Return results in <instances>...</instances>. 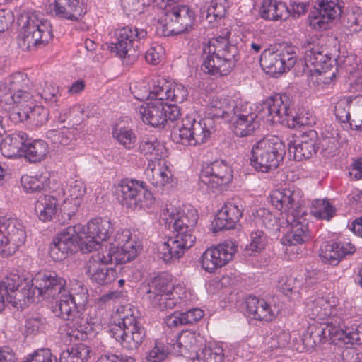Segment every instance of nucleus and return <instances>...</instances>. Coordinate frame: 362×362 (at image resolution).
I'll list each match as a JSON object with an SVG mask.
<instances>
[{
	"label": "nucleus",
	"mask_w": 362,
	"mask_h": 362,
	"mask_svg": "<svg viewBox=\"0 0 362 362\" xmlns=\"http://www.w3.org/2000/svg\"><path fill=\"white\" fill-rule=\"evenodd\" d=\"M273 77L289 71L296 62L294 48L285 42L273 45Z\"/></svg>",
	"instance_id": "nucleus-27"
},
{
	"label": "nucleus",
	"mask_w": 362,
	"mask_h": 362,
	"mask_svg": "<svg viewBox=\"0 0 362 362\" xmlns=\"http://www.w3.org/2000/svg\"><path fill=\"white\" fill-rule=\"evenodd\" d=\"M16 278L14 282H12L11 286H3L6 291H1L2 297L4 303L6 299L7 302L12 304L13 307L22 306L29 302L30 299L35 294L34 286L32 285V281H27L25 279H22L18 274L11 273L1 281H6L11 279Z\"/></svg>",
	"instance_id": "nucleus-14"
},
{
	"label": "nucleus",
	"mask_w": 362,
	"mask_h": 362,
	"mask_svg": "<svg viewBox=\"0 0 362 362\" xmlns=\"http://www.w3.org/2000/svg\"><path fill=\"white\" fill-rule=\"evenodd\" d=\"M5 81L14 93L16 103L21 102V99H23L25 102H29L32 95L28 92L29 79L27 75L21 72H17Z\"/></svg>",
	"instance_id": "nucleus-34"
},
{
	"label": "nucleus",
	"mask_w": 362,
	"mask_h": 362,
	"mask_svg": "<svg viewBox=\"0 0 362 362\" xmlns=\"http://www.w3.org/2000/svg\"><path fill=\"white\" fill-rule=\"evenodd\" d=\"M197 362H223V357L221 353L214 352L211 349L204 346L196 355Z\"/></svg>",
	"instance_id": "nucleus-64"
},
{
	"label": "nucleus",
	"mask_w": 362,
	"mask_h": 362,
	"mask_svg": "<svg viewBox=\"0 0 362 362\" xmlns=\"http://www.w3.org/2000/svg\"><path fill=\"white\" fill-rule=\"evenodd\" d=\"M115 36L116 41L112 43L111 51L115 52L127 64H132L139 56V40L147 36V31L126 26L116 30Z\"/></svg>",
	"instance_id": "nucleus-8"
},
{
	"label": "nucleus",
	"mask_w": 362,
	"mask_h": 362,
	"mask_svg": "<svg viewBox=\"0 0 362 362\" xmlns=\"http://www.w3.org/2000/svg\"><path fill=\"white\" fill-rule=\"evenodd\" d=\"M57 199L51 195L40 196L35 204V211L43 222L51 221L57 211Z\"/></svg>",
	"instance_id": "nucleus-35"
},
{
	"label": "nucleus",
	"mask_w": 362,
	"mask_h": 362,
	"mask_svg": "<svg viewBox=\"0 0 362 362\" xmlns=\"http://www.w3.org/2000/svg\"><path fill=\"white\" fill-rule=\"evenodd\" d=\"M148 300L154 308L160 310L172 309L176 305L172 291L153 296V297H150Z\"/></svg>",
	"instance_id": "nucleus-52"
},
{
	"label": "nucleus",
	"mask_w": 362,
	"mask_h": 362,
	"mask_svg": "<svg viewBox=\"0 0 362 362\" xmlns=\"http://www.w3.org/2000/svg\"><path fill=\"white\" fill-rule=\"evenodd\" d=\"M139 113L144 122L153 127L168 125L173 129L180 119L181 112L175 104H168L160 100H153L141 106Z\"/></svg>",
	"instance_id": "nucleus-9"
},
{
	"label": "nucleus",
	"mask_w": 362,
	"mask_h": 362,
	"mask_svg": "<svg viewBox=\"0 0 362 362\" xmlns=\"http://www.w3.org/2000/svg\"><path fill=\"white\" fill-rule=\"evenodd\" d=\"M351 96H344L340 98L336 103L334 113L336 118L342 123L350 120L349 107L352 103Z\"/></svg>",
	"instance_id": "nucleus-51"
},
{
	"label": "nucleus",
	"mask_w": 362,
	"mask_h": 362,
	"mask_svg": "<svg viewBox=\"0 0 362 362\" xmlns=\"http://www.w3.org/2000/svg\"><path fill=\"white\" fill-rule=\"evenodd\" d=\"M231 103L232 100L229 99L211 101L208 109L209 116L213 119L222 118L229 122L233 111Z\"/></svg>",
	"instance_id": "nucleus-39"
},
{
	"label": "nucleus",
	"mask_w": 362,
	"mask_h": 362,
	"mask_svg": "<svg viewBox=\"0 0 362 362\" xmlns=\"http://www.w3.org/2000/svg\"><path fill=\"white\" fill-rule=\"evenodd\" d=\"M46 137L54 144L66 146L71 144L74 138V132L63 127L59 129H49L46 132Z\"/></svg>",
	"instance_id": "nucleus-46"
},
{
	"label": "nucleus",
	"mask_w": 362,
	"mask_h": 362,
	"mask_svg": "<svg viewBox=\"0 0 362 362\" xmlns=\"http://www.w3.org/2000/svg\"><path fill=\"white\" fill-rule=\"evenodd\" d=\"M206 12V20L209 23H212L225 16L226 8L221 3L217 1H211Z\"/></svg>",
	"instance_id": "nucleus-60"
},
{
	"label": "nucleus",
	"mask_w": 362,
	"mask_h": 362,
	"mask_svg": "<svg viewBox=\"0 0 362 362\" xmlns=\"http://www.w3.org/2000/svg\"><path fill=\"white\" fill-rule=\"evenodd\" d=\"M82 226L81 225L70 226L53 238L49 250L51 257L55 261L65 259L69 254L78 250L82 251Z\"/></svg>",
	"instance_id": "nucleus-11"
},
{
	"label": "nucleus",
	"mask_w": 362,
	"mask_h": 362,
	"mask_svg": "<svg viewBox=\"0 0 362 362\" xmlns=\"http://www.w3.org/2000/svg\"><path fill=\"white\" fill-rule=\"evenodd\" d=\"M110 333L123 348L136 350L146 338V330L140 318L133 313L124 315L112 325Z\"/></svg>",
	"instance_id": "nucleus-6"
},
{
	"label": "nucleus",
	"mask_w": 362,
	"mask_h": 362,
	"mask_svg": "<svg viewBox=\"0 0 362 362\" xmlns=\"http://www.w3.org/2000/svg\"><path fill=\"white\" fill-rule=\"evenodd\" d=\"M21 99V102L13 104V107L8 112L11 120L21 122L30 119V105Z\"/></svg>",
	"instance_id": "nucleus-49"
},
{
	"label": "nucleus",
	"mask_w": 362,
	"mask_h": 362,
	"mask_svg": "<svg viewBox=\"0 0 362 362\" xmlns=\"http://www.w3.org/2000/svg\"><path fill=\"white\" fill-rule=\"evenodd\" d=\"M319 281L318 272L315 270H301L296 276V284L300 289H308Z\"/></svg>",
	"instance_id": "nucleus-50"
},
{
	"label": "nucleus",
	"mask_w": 362,
	"mask_h": 362,
	"mask_svg": "<svg viewBox=\"0 0 362 362\" xmlns=\"http://www.w3.org/2000/svg\"><path fill=\"white\" fill-rule=\"evenodd\" d=\"M48 153V146L42 140H35L33 142L26 141L23 155L30 162H38L42 160Z\"/></svg>",
	"instance_id": "nucleus-37"
},
{
	"label": "nucleus",
	"mask_w": 362,
	"mask_h": 362,
	"mask_svg": "<svg viewBox=\"0 0 362 362\" xmlns=\"http://www.w3.org/2000/svg\"><path fill=\"white\" fill-rule=\"evenodd\" d=\"M83 298L77 294L76 296L66 290L58 296L55 305L52 307L53 312L57 316L66 321H71L74 318L81 317L78 310L79 305H83L86 300V293H83Z\"/></svg>",
	"instance_id": "nucleus-22"
},
{
	"label": "nucleus",
	"mask_w": 362,
	"mask_h": 362,
	"mask_svg": "<svg viewBox=\"0 0 362 362\" xmlns=\"http://www.w3.org/2000/svg\"><path fill=\"white\" fill-rule=\"evenodd\" d=\"M32 285L38 295L44 298L55 299L68 290L66 280L52 271L37 273L32 279Z\"/></svg>",
	"instance_id": "nucleus-17"
},
{
	"label": "nucleus",
	"mask_w": 362,
	"mask_h": 362,
	"mask_svg": "<svg viewBox=\"0 0 362 362\" xmlns=\"http://www.w3.org/2000/svg\"><path fill=\"white\" fill-rule=\"evenodd\" d=\"M341 318H334V321L315 322L308 325L304 334V342L315 346L326 342L327 337H337L341 332Z\"/></svg>",
	"instance_id": "nucleus-19"
},
{
	"label": "nucleus",
	"mask_w": 362,
	"mask_h": 362,
	"mask_svg": "<svg viewBox=\"0 0 362 362\" xmlns=\"http://www.w3.org/2000/svg\"><path fill=\"white\" fill-rule=\"evenodd\" d=\"M251 242L245 246V255L252 256L255 252H260L265 246L266 238L262 231L251 233Z\"/></svg>",
	"instance_id": "nucleus-57"
},
{
	"label": "nucleus",
	"mask_w": 362,
	"mask_h": 362,
	"mask_svg": "<svg viewBox=\"0 0 362 362\" xmlns=\"http://www.w3.org/2000/svg\"><path fill=\"white\" fill-rule=\"evenodd\" d=\"M115 193L120 204L130 209H149L155 202L145 182L136 180H122Z\"/></svg>",
	"instance_id": "nucleus-7"
},
{
	"label": "nucleus",
	"mask_w": 362,
	"mask_h": 362,
	"mask_svg": "<svg viewBox=\"0 0 362 362\" xmlns=\"http://www.w3.org/2000/svg\"><path fill=\"white\" fill-rule=\"evenodd\" d=\"M286 155V145L277 136H273V168H277L283 162Z\"/></svg>",
	"instance_id": "nucleus-62"
},
{
	"label": "nucleus",
	"mask_w": 362,
	"mask_h": 362,
	"mask_svg": "<svg viewBox=\"0 0 362 362\" xmlns=\"http://www.w3.org/2000/svg\"><path fill=\"white\" fill-rule=\"evenodd\" d=\"M337 303L333 296L316 294L306 300L305 313L314 320L334 322V318H341L337 315Z\"/></svg>",
	"instance_id": "nucleus-13"
},
{
	"label": "nucleus",
	"mask_w": 362,
	"mask_h": 362,
	"mask_svg": "<svg viewBox=\"0 0 362 362\" xmlns=\"http://www.w3.org/2000/svg\"><path fill=\"white\" fill-rule=\"evenodd\" d=\"M15 103L16 99L14 93L6 81H0V106L6 112H9Z\"/></svg>",
	"instance_id": "nucleus-54"
},
{
	"label": "nucleus",
	"mask_w": 362,
	"mask_h": 362,
	"mask_svg": "<svg viewBox=\"0 0 362 362\" xmlns=\"http://www.w3.org/2000/svg\"><path fill=\"white\" fill-rule=\"evenodd\" d=\"M168 17L170 21L163 25V35H172L188 31L194 21V12L187 6L178 5L171 8Z\"/></svg>",
	"instance_id": "nucleus-21"
},
{
	"label": "nucleus",
	"mask_w": 362,
	"mask_h": 362,
	"mask_svg": "<svg viewBox=\"0 0 362 362\" xmlns=\"http://www.w3.org/2000/svg\"><path fill=\"white\" fill-rule=\"evenodd\" d=\"M117 244L112 243L110 247L98 252L95 261L104 264L115 262L124 264L133 260L141 250V243L130 236L129 230H123L115 238Z\"/></svg>",
	"instance_id": "nucleus-5"
},
{
	"label": "nucleus",
	"mask_w": 362,
	"mask_h": 362,
	"mask_svg": "<svg viewBox=\"0 0 362 362\" xmlns=\"http://www.w3.org/2000/svg\"><path fill=\"white\" fill-rule=\"evenodd\" d=\"M88 329L87 320L83 317L74 318L61 327V339L66 345L83 341L87 337Z\"/></svg>",
	"instance_id": "nucleus-29"
},
{
	"label": "nucleus",
	"mask_w": 362,
	"mask_h": 362,
	"mask_svg": "<svg viewBox=\"0 0 362 362\" xmlns=\"http://www.w3.org/2000/svg\"><path fill=\"white\" fill-rule=\"evenodd\" d=\"M218 36L211 39L207 47L204 48L206 57L201 66V70L206 74L215 77L228 75L233 69L238 59V48L230 43L228 35Z\"/></svg>",
	"instance_id": "nucleus-2"
},
{
	"label": "nucleus",
	"mask_w": 362,
	"mask_h": 362,
	"mask_svg": "<svg viewBox=\"0 0 362 362\" xmlns=\"http://www.w3.org/2000/svg\"><path fill=\"white\" fill-rule=\"evenodd\" d=\"M335 208L327 200L315 199L310 207V214L318 219L329 221L335 214Z\"/></svg>",
	"instance_id": "nucleus-42"
},
{
	"label": "nucleus",
	"mask_w": 362,
	"mask_h": 362,
	"mask_svg": "<svg viewBox=\"0 0 362 362\" xmlns=\"http://www.w3.org/2000/svg\"><path fill=\"white\" fill-rule=\"evenodd\" d=\"M112 135L127 149H131L134 147L136 142V136L130 129L117 124L113 128Z\"/></svg>",
	"instance_id": "nucleus-48"
},
{
	"label": "nucleus",
	"mask_w": 362,
	"mask_h": 362,
	"mask_svg": "<svg viewBox=\"0 0 362 362\" xmlns=\"http://www.w3.org/2000/svg\"><path fill=\"white\" fill-rule=\"evenodd\" d=\"M272 145L269 139L264 138L259 141L252 148L250 158L251 165L263 173L268 172L271 164Z\"/></svg>",
	"instance_id": "nucleus-30"
},
{
	"label": "nucleus",
	"mask_w": 362,
	"mask_h": 362,
	"mask_svg": "<svg viewBox=\"0 0 362 362\" xmlns=\"http://www.w3.org/2000/svg\"><path fill=\"white\" fill-rule=\"evenodd\" d=\"M148 290L146 292L147 298L160 295L163 293L173 291V284L165 275L155 276L148 283Z\"/></svg>",
	"instance_id": "nucleus-41"
},
{
	"label": "nucleus",
	"mask_w": 362,
	"mask_h": 362,
	"mask_svg": "<svg viewBox=\"0 0 362 362\" xmlns=\"http://www.w3.org/2000/svg\"><path fill=\"white\" fill-rule=\"evenodd\" d=\"M25 238V227L20 221L0 216V256L13 255Z\"/></svg>",
	"instance_id": "nucleus-10"
},
{
	"label": "nucleus",
	"mask_w": 362,
	"mask_h": 362,
	"mask_svg": "<svg viewBox=\"0 0 362 362\" xmlns=\"http://www.w3.org/2000/svg\"><path fill=\"white\" fill-rule=\"evenodd\" d=\"M139 149L141 153L151 156V159H160L159 144L155 136L144 139L139 144Z\"/></svg>",
	"instance_id": "nucleus-53"
},
{
	"label": "nucleus",
	"mask_w": 362,
	"mask_h": 362,
	"mask_svg": "<svg viewBox=\"0 0 362 362\" xmlns=\"http://www.w3.org/2000/svg\"><path fill=\"white\" fill-rule=\"evenodd\" d=\"M291 103L290 98L286 94L273 95V113L278 117V122L283 124L286 121L291 128L311 126L315 123V118L313 114L305 110L299 111L296 116L289 119Z\"/></svg>",
	"instance_id": "nucleus-12"
},
{
	"label": "nucleus",
	"mask_w": 362,
	"mask_h": 362,
	"mask_svg": "<svg viewBox=\"0 0 362 362\" xmlns=\"http://www.w3.org/2000/svg\"><path fill=\"white\" fill-rule=\"evenodd\" d=\"M355 251V245L349 239L341 237L325 243L322 246L320 256L323 262L335 266L346 256L354 254Z\"/></svg>",
	"instance_id": "nucleus-23"
},
{
	"label": "nucleus",
	"mask_w": 362,
	"mask_h": 362,
	"mask_svg": "<svg viewBox=\"0 0 362 362\" xmlns=\"http://www.w3.org/2000/svg\"><path fill=\"white\" fill-rule=\"evenodd\" d=\"M195 240L194 234L177 233L175 237L169 238L168 241L160 245L158 247L159 257L165 262L178 259L187 250L194 245Z\"/></svg>",
	"instance_id": "nucleus-20"
},
{
	"label": "nucleus",
	"mask_w": 362,
	"mask_h": 362,
	"mask_svg": "<svg viewBox=\"0 0 362 362\" xmlns=\"http://www.w3.org/2000/svg\"><path fill=\"white\" fill-rule=\"evenodd\" d=\"M320 13L332 21L342 13V6L339 0H316Z\"/></svg>",
	"instance_id": "nucleus-45"
},
{
	"label": "nucleus",
	"mask_w": 362,
	"mask_h": 362,
	"mask_svg": "<svg viewBox=\"0 0 362 362\" xmlns=\"http://www.w3.org/2000/svg\"><path fill=\"white\" fill-rule=\"evenodd\" d=\"M180 349L182 355L187 354V351L196 353L206 346L205 340L200 333L192 330L183 331L177 337L174 346ZM175 347H174L175 349Z\"/></svg>",
	"instance_id": "nucleus-33"
},
{
	"label": "nucleus",
	"mask_w": 362,
	"mask_h": 362,
	"mask_svg": "<svg viewBox=\"0 0 362 362\" xmlns=\"http://www.w3.org/2000/svg\"><path fill=\"white\" fill-rule=\"evenodd\" d=\"M319 144L317 132L309 129L303 132L299 139L294 141L293 146L289 147V152L293 153L294 158L298 161L308 159L317 153Z\"/></svg>",
	"instance_id": "nucleus-25"
},
{
	"label": "nucleus",
	"mask_w": 362,
	"mask_h": 362,
	"mask_svg": "<svg viewBox=\"0 0 362 362\" xmlns=\"http://www.w3.org/2000/svg\"><path fill=\"white\" fill-rule=\"evenodd\" d=\"M81 204V203L70 200L69 198L66 197L61 205L60 211L57 216V221L62 225L69 223V221L78 211Z\"/></svg>",
	"instance_id": "nucleus-47"
},
{
	"label": "nucleus",
	"mask_w": 362,
	"mask_h": 362,
	"mask_svg": "<svg viewBox=\"0 0 362 362\" xmlns=\"http://www.w3.org/2000/svg\"><path fill=\"white\" fill-rule=\"evenodd\" d=\"M49 117V111L43 106H30V120L35 126H42L45 124Z\"/></svg>",
	"instance_id": "nucleus-63"
},
{
	"label": "nucleus",
	"mask_w": 362,
	"mask_h": 362,
	"mask_svg": "<svg viewBox=\"0 0 362 362\" xmlns=\"http://www.w3.org/2000/svg\"><path fill=\"white\" fill-rule=\"evenodd\" d=\"M342 23L350 33L362 30V8H351L346 11L342 19Z\"/></svg>",
	"instance_id": "nucleus-40"
},
{
	"label": "nucleus",
	"mask_w": 362,
	"mask_h": 362,
	"mask_svg": "<svg viewBox=\"0 0 362 362\" xmlns=\"http://www.w3.org/2000/svg\"><path fill=\"white\" fill-rule=\"evenodd\" d=\"M21 183L23 188L27 192H37L45 188L44 181L36 177L24 175L21 179Z\"/></svg>",
	"instance_id": "nucleus-61"
},
{
	"label": "nucleus",
	"mask_w": 362,
	"mask_h": 362,
	"mask_svg": "<svg viewBox=\"0 0 362 362\" xmlns=\"http://www.w3.org/2000/svg\"><path fill=\"white\" fill-rule=\"evenodd\" d=\"M169 227L171 226L176 233L182 232L185 234H194V228L197 223L198 214L193 207L187 208L167 219Z\"/></svg>",
	"instance_id": "nucleus-31"
},
{
	"label": "nucleus",
	"mask_w": 362,
	"mask_h": 362,
	"mask_svg": "<svg viewBox=\"0 0 362 362\" xmlns=\"http://www.w3.org/2000/svg\"><path fill=\"white\" fill-rule=\"evenodd\" d=\"M245 303L247 312L252 315L255 319L267 322L271 320L270 306L264 300L249 296L246 298Z\"/></svg>",
	"instance_id": "nucleus-36"
},
{
	"label": "nucleus",
	"mask_w": 362,
	"mask_h": 362,
	"mask_svg": "<svg viewBox=\"0 0 362 362\" xmlns=\"http://www.w3.org/2000/svg\"><path fill=\"white\" fill-rule=\"evenodd\" d=\"M232 110L230 119L240 118V119H257V115L252 112V109L247 103L237 104L236 102L232 100L231 103Z\"/></svg>",
	"instance_id": "nucleus-59"
},
{
	"label": "nucleus",
	"mask_w": 362,
	"mask_h": 362,
	"mask_svg": "<svg viewBox=\"0 0 362 362\" xmlns=\"http://www.w3.org/2000/svg\"><path fill=\"white\" fill-rule=\"evenodd\" d=\"M152 178L151 183L158 190H163V187L172 181V173L168 167L155 171L152 170Z\"/></svg>",
	"instance_id": "nucleus-58"
},
{
	"label": "nucleus",
	"mask_w": 362,
	"mask_h": 362,
	"mask_svg": "<svg viewBox=\"0 0 362 362\" xmlns=\"http://www.w3.org/2000/svg\"><path fill=\"white\" fill-rule=\"evenodd\" d=\"M302 49L305 66L310 72L318 73L320 77H322V74H326L334 69V60L319 43L308 41L303 44Z\"/></svg>",
	"instance_id": "nucleus-15"
},
{
	"label": "nucleus",
	"mask_w": 362,
	"mask_h": 362,
	"mask_svg": "<svg viewBox=\"0 0 362 362\" xmlns=\"http://www.w3.org/2000/svg\"><path fill=\"white\" fill-rule=\"evenodd\" d=\"M229 122L233 124L234 133L240 137L251 134L259 127V122L256 119H230Z\"/></svg>",
	"instance_id": "nucleus-43"
},
{
	"label": "nucleus",
	"mask_w": 362,
	"mask_h": 362,
	"mask_svg": "<svg viewBox=\"0 0 362 362\" xmlns=\"http://www.w3.org/2000/svg\"><path fill=\"white\" fill-rule=\"evenodd\" d=\"M88 273L90 275L91 280L100 285L110 284L117 276V273L115 269L109 268L106 266L98 267L95 269H91V267H89Z\"/></svg>",
	"instance_id": "nucleus-44"
},
{
	"label": "nucleus",
	"mask_w": 362,
	"mask_h": 362,
	"mask_svg": "<svg viewBox=\"0 0 362 362\" xmlns=\"http://www.w3.org/2000/svg\"><path fill=\"white\" fill-rule=\"evenodd\" d=\"M293 193L288 189H273V211L275 224L273 230L286 233L281 239L284 245H296L305 243L310 238L308 222L303 217V212H296Z\"/></svg>",
	"instance_id": "nucleus-1"
},
{
	"label": "nucleus",
	"mask_w": 362,
	"mask_h": 362,
	"mask_svg": "<svg viewBox=\"0 0 362 362\" xmlns=\"http://www.w3.org/2000/svg\"><path fill=\"white\" fill-rule=\"evenodd\" d=\"M342 323V322H341ZM341 332L337 336V339L346 338L349 342L351 344H362V326L354 325L350 328L344 329L342 324H341Z\"/></svg>",
	"instance_id": "nucleus-55"
},
{
	"label": "nucleus",
	"mask_w": 362,
	"mask_h": 362,
	"mask_svg": "<svg viewBox=\"0 0 362 362\" xmlns=\"http://www.w3.org/2000/svg\"><path fill=\"white\" fill-rule=\"evenodd\" d=\"M113 232L110 221L103 218H95L90 221L86 230H83L82 252H90L103 241L107 240Z\"/></svg>",
	"instance_id": "nucleus-16"
},
{
	"label": "nucleus",
	"mask_w": 362,
	"mask_h": 362,
	"mask_svg": "<svg viewBox=\"0 0 362 362\" xmlns=\"http://www.w3.org/2000/svg\"><path fill=\"white\" fill-rule=\"evenodd\" d=\"M18 23L21 26L18 44L22 50L30 51L45 46L53 38L50 23L40 19L35 13H21Z\"/></svg>",
	"instance_id": "nucleus-3"
},
{
	"label": "nucleus",
	"mask_w": 362,
	"mask_h": 362,
	"mask_svg": "<svg viewBox=\"0 0 362 362\" xmlns=\"http://www.w3.org/2000/svg\"><path fill=\"white\" fill-rule=\"evenodd\" d=\"M90 349L84 344H78L62 352L59 362H85L89 357Z\"/></svg>",
	"instance_id": "nucleus-38"
},
{
	"label": "nucleus",
	"mask_w": 362,
	"mask_h": 362,
	"mask_svg": "<svg viewBox=\"0 0 362 362\" xmlns=\"http://www.w3.org/2000/svg\"><path fill=\"white\" fill-rule=\"evenodd\" d=\"M242 204L238 199H233L225 203L218 211L213 222L214 231L229 230L234 228L242 216Z\"/></svg>",
	"instance_id": "nucleus-26"
},
{
	"label": "nucleus",
	"mask_w": 362,
	"mask_h": 362,
	"mask_svg": "<svg viewBox=\"0 0 362 362\" xmlns=\"http://www.w3.org/2000/svg\"><path fill=\"white\" fill-rule=\"evenodd\" d=\"M67 194V198H69L70 200L82 203L86 194V186L81 180H71L69 181Z\"/></svg>",
	"instance_id": "nucleus-56"
},
{
	"label": "nucleus",
	"mask_w": 362,
	"mask_h": 362,
	"mask_svg": "<svg viewBox=\"0 0 362 362\" xmlns=\"http://www.w3.org/2000/svg\"><path fill=\"white\" fill-rule=\"evenodd\" d=\"M47 12L61 18L77 21L86 13L79 0H49Z\"/></svg>",
	"instance_id": "nucleus-28"
},
{
	"label": "nucleus",
	"mask_w": 362,
	"mask_h": 362,
	"mask_svg": "<svg viewBox=\"0 0 362 362\" xmlns=\"http://www.w3.org/2000/svg\"><path fill=\"white\" fill-rule=\"evenodd\" d=\"M233 179L230 167L223 161H214L205 167L200 175L201 181L209 187L217 189L229 184Z\"/></svg>",
	"instance_id": "nucleus-24"
},
{
	"label": "nucleus",
	"mask_w": 362,
	"mask_h": 362,
	"mask_svg": "<svg viewBox=\"0 0 362 362\" xmlns=\"http://www.w3.org/2000/svg\"><path fill=\"white\" fill-rule=\"evenodd\" d=\"M27 140V134L23 132L6 136L0 144L3 156L8 158L23 156Z\"/></svg>",
	"instance_id": "nucleus-32"
},
{
	"label": "nucleus",
	"mask_w": 362,
	"mask_h": 362,
	"mask_svg": "<svg viewBox=\"0 0 362 362\" xmlns=\"http://www.w3.org/2000/svg\"><path fill=\"white\" fill-rule=\"evenodd\" d=\"M235 252L236 245L232 241L211 247L206 249L201 257L202 267L205 271L213 272L231 260Z\"/></svg>",
	"instance_id": "nucleus-18"
},
{
	"label": "nucleus",
	"mask_w": 362,
	"mask_h": 362,
	"mask_svg": "<svg viewBox=\"0 0 362 362\" xmlns=\"http://www.w3.org/2000/svg\"><path fill=\"white\" fill-rule=\"evenodd\" d=\"M211 119L197 120L191 116H187L182 120L177 121L173 126L171 138L177 144L184 146H196L206 142L211 134Z\"/></svg>",
	"instance_id": "nucleus-4"
}]
</instances>
